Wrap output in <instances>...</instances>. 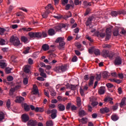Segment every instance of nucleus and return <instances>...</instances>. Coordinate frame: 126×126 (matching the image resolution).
<instances>
[{
	"label": "nucleus",
	"instance_id": "9d476101",
	"mask_svg": "<svg viewBox=\"0 0 126 126\" xmlns=\"http://www.w3.org/2000/svg\"><path fill=\"white\" fill-rule=\"evenodd\" d=\"M95 78V76H91L90 77V80L89 82L88 86L89 87H91V86H93V84L94 83V79Z\"/></svg>",
	"mask_w": 126,
	"mask_h": 126
},
{
	"label": "nucleus",
	"instance_id": "393cba45",
	"mask_svg": "<svg viewBox=\"0 0 126 126\" xmlns=\"http://www.w3.org/2000/svg\"><path fill=\"white\" fill-rule=\"evenodd\" d=\"M42 48L43 51H48L50 49V46H49V45L45 44L42 45Z\"/></svg>",
	"mask_w": 126,
	"mask_h": 126
},
{
	"label": "nucleus",
	"instance_id": "79ce46f5",
	"mask_svg": "<svg viewBox=\"0 0 126 126\" xmlns=\"http://www.w3.org/2000/svg\"><path fill=\"white\" fill-rule=\"evenodd\" d=\"M108 72L107 71H104L103 73H102V76L103 77V78H107V77H108Z\"/></svg>",
	"mask_w": 126,
	"mask_h": 126
},
{
	"label": "nucleus",
	"instance_id": "ea45409f",
	"mask_svg": "<svg viewBox=\"0 0 126 126\" xmlns=\"http://www.w3.org/2000/svg\"><path fill=\"white\" fill-rule=\"evenodd\" d=\"M77 105L78 107L81 106V100H80V97H77Z\"/></svg>",
	"mask_w": 126,
	"mask_h": 126
},
{
	"label": "nucleus",
	"instance_id": "680f3d73",
	"mask_svg": "<svg viewBox=\"0 0 126 126\" xmlns=\"http://www.w3.org/2000/svg\"><path fill=\"white\" fill-rule=\"evenodd\" d=\"M70 6H72V5L69 4H66L65 6V10H68L70 8Z\"/></svg>",
	"mask_w": 126,
	"mask_h": 126
},
{
	"label": "nucleus",
	"instance_id": "6ab92c4d",
	"mask_svg": "<svg viewBox=\"0 0 126 126\" xmlns=\"http://www.w3.org/2000/svg\"><path fill=\"white\" fill-rule=\"evenodd\" d=\"M45 9L47 11H50V10H54V7L51 4H48L46 7Z\"/></svg>",
	"mask_w": 126,
	"mask_h": 126
},
{
	"label": "nucleus",
	"instance_id": "e2e57ef3",
	"mask_svg": "<svg viewBox=\"0 0 126 126\" xmlns=\"http://www.w3.org/2000/svg\"><path fill=\"white\" fill-rule=\"evenodd\" d=\"M102 47L103 48H108V49H110V48H111V45H110V44H103Z\"/></svg>",
	"mask_w": 126,
	"mask_h": 126
},
{
	"label": "nucleus",
	"instance_id": "ddd939ff",
	"mask_svg": "<svg viewBox=\"0 0 126 126\" xmlns=\"http://www.w3.org/2000/svg\"><path fill=\"white\" fill-rule=\"evenodd\" d=\"M52 113L51 115V119L54 120V119H56L57 118V114H58V111L57 109H52Z\"/></svg>",
	"mask_w": 126,
	"mask_h": 126
},
{
	"label": "nucleus",
	"instance_id": "5fc2aeb1",
	"mask_svg": "<svg viewBox=\"0 0 126 126\" xmlns=\"http://www.w3.org/2000/svg\"><path fill=\"white\" fill-rule=\"evenodd\" d=\"M74 3L75 5H78L79 4H81V1H79V0H75Z\"/></svg>",
	"mask_w": 126,
	"mask_h": 126
},
{
	"label": "nucleus",
	"instance_id": "69168bd1",
	"mask_svg": "<svg viewBox=\"0 0 126 126\" xmlns=\"http://www.w3.org/2000/svg\"><path fill=\"white\" fill-rule=\"evenodd\" d=\"M86 39H87V40L90 41V42H91V43H92L93 42V39H92V38H91V37H90L89 36L87 35L86 36Z\"/></svg>",
	"mask_w": 126,
	"mask_h": 126
},
{
	"label": "nucleus",
	"instance_id": "f257e3e1",
	"mask_svg": "<svg viewBox=\"0 0 126 126\" xmlns=\"http://www.w3.org/2000/svg\"><path fill=\"white\" fill-rule=\"evenodd\" d=\"M10 42H11L15 47H20V45H21L20 40H19L18 37L16 36H12L10 39Z\"/></svg>",
	"mask_w": 126,
	"mask_h": 126
},
{
	"label": "nucleus",
	"instance_id": "f704fd0d",
	"mask_svg": "<svg viewBox=\"0 0 126 126\" xmlns=\"http://www.w3.org/2000/svg\"><path fill=\"white\" fill-rule=\"evenodd\" d=\"M54 124L53 123V121L49 120L46 122V126H53Z\"/></svg>",
	"mask_w": 126,
	"mask_h": 126
},
{
	"label": "nucleus",
	"instance_id": "338daca9",
	"mask_svg": "<svg viewBox=\"0 0 126 126\" xmlns=\"http://www.w3.org/2000/svg\"><path fill=\"white\" fill-rule=\"evenodd\" d=\"M77 107L74 105H72L71 106V111H75L76 110Z\"/></svg>",
	"mask_w": 126,
	"mask_h": 126
},
{
	"label": "nucleus",
	"instance_id": "de8ad7c7",
	"mask_svg": "<svg viewBox=\"0 0 126 126\" xmlns=\"http://www.w3.org/2000/svg\"><path fill=\"white\" fill-rule=\"evenodd\" d=\"M119 32V30H115L113 32L114 36H119V35L120 34Z\"/></svg>",
	"mask_w": 126,
	"mask_h": 126
},
{
	"label": "nucleus",
	"instance_id": "2eb2a0df",
	"mask_svg": "<svg viewBox=\"0 0 126 126\" xmlns=\"http://www.w3.org/2000/svg\"><path fill=\"white\" fill-rule=\"evenodd\" d=\"M48 34L49 36H54L56 34V31L53 29H50L48 31Z\"/></svg>",
	"mask_w": 126,
	"mask_h": 126
},
{
	"label": "nucleus",
	"instance_id": "72a5a7b5",
	"mask_svg": "<svg viewBox=\"0 0 126 126\" xmlns=\"http://www.w3.org/2000/svg\"><path fill=\"white\" fill-rule=\"evenodd\" d=\"M81 123L83 125H86L87 124V118H83L81 119Z\"/></svg>",
	"mask_w": 126,
	"mask_h": 126
},
{
	"label": "nucleus",
	"instance_id": "f03ea898",
	"mask_svg": "<svg viewBox=\"0 0 126 126\" xmlns=\"http://www.w3.org/2000/svg\"><path fill=\"white\" fill-rule=\"evenodd\" d=\"M55 42L56 43H59V48L60 49V50H62V49H63V48H64L65 42H64V38L59 37L56 39Z\"/></svg>",
	"mask_w": 126,
	"mask_h": 126
},
{
	"label": "nucleus",
	"instance_id": "49530a36",
	"mask_svg": "<svg viewBox=\"0 0 126 126\" xmlns=\"http://www.w3.org/2000/svg\"><path fill=\"white\" fill-rule=\"evenodd\" d=\"M71 103L69 102L67 103L66 106V109L68 111V110H69V109H70V108H71Z\"/></svg>",
	"mask_w": 126,
	"mask_h": 126
},
{
	"label": "nucleus",
	"instance_id": "6e6552de",
	"mask_svg": "<svg viewBox=\"0 0 126 126\" xmlns=\"http://www.w3.org/2000/svg\"><path fill=\"white\" fill-rule=\"evenodd\" d=\"M38 122L36 120H30L28 122L27 126H36Z\"/></svg>",
	"mask_w": 126,
	"mask_h": 126
},
{
	"label": "nucleus",
	"instance_id": "f3484780",
	"mask_svg": "<svg viewBox=\"0 0 126 126\" xmlns=\"http://www.w3.org/2000/svg\"><path fill=\"white\" fill-rule=\"evenodd\" d=\"M105 89H106L105 87H100V89L98 90L99 94L100 95H103V94L105 93Z\"/></svg>",
	"mask_w": 126,
	"mask_h": 126
},
{
	"label": "nucleus",
	"instance_id": "0eeeda50",
	"mask_svg": "<svg viewBox=\"0 0 126 126\" xmlns=\"http://www.w3.org/2000/svg\"><path fill=\"white\" fill-rule=\"evenodd\" d=\"M114 63L115 65H120V64H122V58L120 57H117L115 58Z\"/></svg>",
	"mask_w": 126,
	"mask_h": 126
},
{
	"label": "nucleus",
	"instance_id": "603ef678",
	"mask_svg": "<svg viewBox=\"0 0 126 126\" xmlns=\"http://www.w3.org/2000/svg\"><path fill=\"white\" fill-rule=\"evenodd\" d=\"M7 80L8 81H12L13 80V77L12 76H8L7 77Z\"/></svg>",
	"mask_w": 126,
	"mask_h": 126
},
{
	"label": "nucleus",
	"instance_id": "473e14b6",
	"mask_svg": "<svg viewBox=\"0 0 126 126\" xmlns=\"http://www.w3.org/2000/svg\"><path fill=\"white\" fill-rule=\"evenodd\" d=\"M49 91L51 93L50 94L51 95V96H56L57 95V93L55 92V90H54V89H51Z\"/></svg>",
	"mask_w": 126,
	"mask_h": 126
},
{
	"label": "nucleus",
	"instance_id": "4c0bfd02",
	"mask_svg": "<svg viewBox=\"0 0 126 126\" xmlns=\"http://www.w3.org/2000/svg\"><path fill=\"white\" fill-rule=\"evenodd\" d=\"M111 14L112 16L116 17L119 14V12L116 11H112L111 12Z\"/></svg>",
	"mask_w": 126,
	"mask_h": 126
},
{
	"label": "nucleus",
	"instance_id": "f8f14e48",
	"mask_svg": "<svg viewBox=\"0 0 126 126\" xmlns=\"http://www.w3.org/2000/svg\"><path fill=\"white\" fill-rule=\"evenodd\" d=\"M24 100V97L22 96H17L16 97L15 102H16V103H19L20 104L21 103H22Z\"/></svg>",
	"mask_w": 126,
	"mask_h": 126
},
{
	"label": "nucleus",
	"instance_id": "58836bf2",
	"mask_svg": "<svg viewBox=\"0 0 126 126\" xmlns=\"http://www.w3.org/2000/svg\"><path fill=\"white\" fill-rule=\"evenodd\" d=\"M11 69H12V68L10 67L5 68V73L7 74L10 73L11 72Z\"/></svg>",
	"mask_w": 126,
	"mask_h": 126
},
{
	"label": "nucleus",
	"instance_id": "1a4fd4ad",
	"mask_svg": "<svg viewBox=\"0 0 126 126\" xmlns=\"http://www.w3.org/2000/svg\"><path fill=\"white\" fill-rule=\"evenodd\" d=\"M7 66V63H6V61L1 60L0 61V67L1 68H5Z\"/></svg>",
	"mask_w": 126,
	"mask_h": 126
},
{
	"label": "nucleus",
	"instance_id": "aec40b11",
	"mask_svg": "<svg viewBox=\"0 0 126 126\" xmlns=\"http://www.w3.org/2000/svg\"><path fill=\"white\" fill-rule=\"evenodd\" d=\"M93 21V17H91L88 19L86 22V26H89L91 23H92V21Z\"/></svg>",
	"mask_w": 126,
	"mask_h": 126
},
{
	"label": "nucleus",
	"instance_id": "7c9ffc66",
	"mask_svg": "<svg viewBox=\"0 0 126 126\" xmlns=\"http://www.w3.org/2000/svg\"><path fill=\"white\" fill-rule=\"evenodd\" d=\"M24 110L26 111V112H29L30 111V106L27 104V103L24 104Z\"/></svg>",
	"mask_w": 126,
	"mask_h": 126
},
{
	"label": "nucleus",
	"instance_id": "e433bc0d",
	"mask_svg": "<svg viewBox=\"0 0 126 126\" xmlns=\"http://www.w3.org/2000/svg\"><path fill=\"white\" fill-rule=\"evenodd\" d=\"M95 47H92L91 48L89 49V54H91V55H92L93 54V52L94 53V51H95Z\"/></svg>",
	"mask_w": 126,
	"mask_h": 126
},
{
	"label": "nucleus",
	"instance_id": "a211bd4d",
	"mask_svg": "<svg viewBox=\"0 0 126 126\" xmlns=\"http://www.w3.org/2000/svg\"><path fill=\"white\" fill-rule=\"evenodd\" d=\"M101 55L103 58H108V57H109V51L107 50H103L101 52Z\"/></svg>",
	"mask_w": 126,
	"mask_h": 126
},
{
	"label": "nucleus",
	"instance_id": "2f4dec72",
	"mask_svg": "<svg viewBox=\"0 0 126 126\" xmlns=\"http://www.w3.org/2000/svg\"><path fill=\"white\" fill-rule=\"evenodd\" d=\"M94 54L95 55V56H100L101 55V52H100V50L98 49L95 48Z\"/></svg>",
	"mask_w": 126,
	"mask_h": 126
},
{
	"label": "nucleus",
	"instance_id": "8fccbe9b",
	"mask_svg": "<svg viewBox=\"0 0 126 126\" xmlns=\"http://www.w3.org/2000/svg\"><path fill=\"white\" fill-rule=\"evenodd\" d=\"M32 93L33 95H37V94H38V93H39V90H33L32 92Z\"/></svg>",
	"mask_w": 126,
	"mask_h": 126
},
{
	"label": "nucleus",
	"instance_id": "0e129e2a",
	"mask_svg": "<svg viewBox=\"0 0 126 126\" xmlns=\"http://www.w3.org/2000/svg\"><path fill=\"white\" fill-rule=\"evenodd\" d=\"M106 40H110L111 38V34L110 33H106Z\"/></svg>",
	"mask_w": 126,
	"mask_h": 126
},
{
	"label": "nucleus",
	"instance_id": "c85d7f7f",
	"mask_svg": "<svg viewBox=\"0 0 126 126\" xmlns=\"http://www.w3.org/2000/svg\"><path fill=\"white\" fill-rule=\"evenodd\" d=\"M111 120L114 122H116L119 120V117L117 115H113L111 116Z\"/></svg>",
	"mask_w": 126,
	"mask_h": 126
},
{
	"label": "nucleus",
	"instance_id": "4468645a",
	"mask_svg": "<svg viewBox=\"0 0 126 126\" xmlns=\"http://www.w3.org/2000/svg\"><path fill=\"white\" fill-rule=\"evenodd\" d=\"M57 107L58 108V110L60 112H63V111L65 110V106L62 103L58 104Z\"/></svg>",
	"mask_w": 126,
	"mask_h": 126
},
{
	"label": "nucleus",
	"instance_id": "423d86ee",
	"mask_svg": "<svg viewBox=\"0 0 126 126\" xmlns=\"http://www.w3.org/2000/svg\"><path fill=\"white\" fill-rule=\"evenodd\" d=\"M62 28H65V25L64 24H60L58 26L55 27V29L59 32V31H62Z\"/></svg>",
	"mask_w": 126,
	"mask_h": 126
},
{
	"label": "nucleus",
	"instance_id": "39448f33",
	"mask_svg": "<svg viewBox=\"0 0 126 126\" xmlns=\"http://www.w3.org/2000/svg\"><path fill=\"white\" fill-rule=\"evenodd\" d=\"M22 122L23 123H27V122H29L30 118L29 115L27 114H23L21 116Z\"/></svg>",
	"mask_w": 126,
	"mask_h": 126
},
{
	"label": "nucleus",
	"instance_id": "20e7f679",
	"mask_svg": "<svg viewBox=\"0 0 126 126\" xmlns=\"http://www.w3.org/2000/svg\"><path fill=\"white\" fill-rule=\"evenodd\" d=\"M29 36H30L31 38H38L40 39L42 38V33L40 32H30L29 33Z\"/></svg>",
	"mask_w": 126,
	"mask_h": 126
},
{
	"label": "nucleus",
	"instance_id": "774afa93",
	"mask_svg": "<svg viewBox=\"0 0 126 126\" xmlns=\"http://www.w3.org/2000/svg\"><path fill=\"white\" fill-rule=\"evenodd\" d=\"M28 63L29 64H33V60H32L31 58H29L28 59Z\"/></svg>",
	"mask_w": 126,
	"mask_h": 126
},
{
	"label": "nucleus",
	"instance_id": "a878e982",
	"mask_svg": "<svg viewBox=\"0 0 126 126\" xmlns=\"http://www.w3.org/2000/svg\"><path fill=\"white\" fill-rule=\"evenodd\" d=\"M24 71L26 73H29V72H30V67L29 66V65H26L24 69Z\"/></svg>",
	"mask_w": 126,
	"mask_h": 126
},
{
	"label": "nucleus",
	"instance_id": "4d7b16f0",
	"mask_svg": "<svg viewBox=\"0 0 126 126\" xmlns=\"http://www.w3.org/2000/svg\"><path fill=\"white\" fill-rule=\"evenodd\" d=\"M92 106H93V107H95L96 106H97V105H98V102L97 101H93L91 103Z\"/></svg>",
	"mask_w": 126,
	"mask_h": 126
},
{
	"label": "nucleus",
	"instance_id": "bb28decb",
	"mask_svg": "<svg viewBox=\"0 0 126 126\" xmlns=\"http://www.w3.org/2000/svg\"><path fill=\"white\" fill-rule=\"evenodd\" d=\"M83 4L85 8H86V7H87V6H91V2H88L86 1H84L83 2Z\"/></svg>",
	"mask_w": 126,
	"mask_h": 126
},
{
	"label": "nucleus",
	"instance_id": "9b49d317",
	"mask_svg": "<svg viewBox=\"0 0 126 126\" xmlns=\"http://www.w3.org/2000/svg\"><path fill=\"white\" fill-rule=\"evenodd\" d=\"M104 101L106 102H109L110 104H111V105H113V104H114V102H113V98L110 96H106L104 98Z\"/></svg>",
	"mask_w": 126,
	"mask_h": 126
},
{
	"label": "nucleus",
	"instance_id": "7ed1b4c3",
	"mask_svg": "<svg viewBox=\"0 0 126 126\" xmlns=\"http://www.w3.org/2000/svg\"><path fill=\"white\" fill-rule=\"evenodd\" d=\"M66 65H61V66H57L55 71L57 73H62V72H64V71H66Z\"/></svg>",
	"mask_w": 126,
	"mask_h": 126
},
{
	"label": "nucleus",
	"instance_id": "13d9d810",
	"mask_svg": "<svg viewBox=\"0 0 126 126\" xmlns=\"http://www.w3.org/2000/svg\"><path fill=\"white\" fill-rule=\"evenodd\" d=\"M62 4L63 5H65V4L68 3V0H62Z\"/></svg>",
	"mask_w": 126,
	"mask_h": 126
},
{
	"label": "nucleus",
	"instance_id": "6e6d98bb",
	"mask_svg": "<svg viewBox=\"0 0 126 126\" xmlns=\"http://www.w3.org/2000/svg\"><path fill=\"white\" fill-rule=\"evenodd\" d=\"M23 83L25 84V85H26L28 83V78H25L23 80Z\"/></svg>",
	"mask_w": 126,
	"mask_h": 126
},
{
	"label": "nucleus",
	"instance_id": "09e8293b",
	"mask_svg": "<svg viewBox=\"0 0 126 126\" xmlns=\"http://www.w3.org/2000/svg\"><path fill=\"white\" fill-rule=\"evenodd\" d=\"M29 50H30V47H28L26 48V50L23 51V54L26 55L29 53Z\"/></svg>",
	"mask_w": 126,
	"mask_h": 126
},
{
	"label": "nucleus",
	"instance_id": "4be33fe9",
	"mask_svg": "<svg viewBox=\"0 0 126 126\" xmlns=\"http://www.w3.org/2000/svg\"><path fill=\"white\" fill-rule=\"evenodd\" d=\"M110 80L111 81V82H115V83H118V84H120V83H122V82H123V81L117 79H111Z\"/></svg>",
	"mask_w": 126,
	"mask_h": 126
},
{
	"label": "nucleus",
	"instance_id": "a18cd8bd",
	"mask_svg": "<svg viewBox=\"0 0 126 126\" xmlns=\"http://www.w3.org/2000/svg\"><path fill=\"white\" fill-rule=\"evenodd\" d=\"M0 45L1 46H3V45H5V40L4 39L1 38L0 40Z\"/></svg>",
	"mask_w": 126,
	"mask_h": 126
},
{
	"label": "nucleus",
	"instance_id": "5701e85b",
	"mask_svg": "<svg viewBox=\"0 0 126 126\" xmlns=\"http://www.w3.org/2000/svg\"><path fill=\"white\" fill-rule=\"evenodd\" d=\"M126 105V97H124L121 100V102L120 103V106L121 108H123V106H125Z\"/></svg>",
	"mask_w": 126,
	"mask_h": 126
},
{
	"label": "nucleus",
	"instance_id": "cd10ccee",
	"mask_svg": "<svg viewBox=\"0 0 126 126\" xmlns=\"http://www.w3.org/2000/svg\"><path fill=\"white\" fill-rule=\"evenodd\" d=\"M21 41L23 42L25 44H27L28 43V38L26 36H22L21 37Z\"/></svg>",
	"mask_w": 126,
	"mask_h": 126
},
{
	"label": "nucleus",
	"instance_id": "a19ab883",
	"mask_svg": "<svg viewBox=\"0 0 126 126\" xmlns=\"http://www.w3.org/2000/svg\"><path fill=\"white\" fill-rule=\"evenodd\" d=\"M4 119V113L3 112H0V122H1L2 120Z\"/></svg>",
	"mask_w": 126,
	"mask_h": 126
},
{
	"label": "nucleus",
	"instance_id": "c03bdc74",
	"mask_svg": "<svg viewBox=\"0 0 126 126\" xmlns=\"http://www.w3.org/2000/svg\"><path fill=\"white\" fill-rule=\"evenodd\" d=\"M10 99H8L6 104V106L7 107V109H9V108H10Z\"/></svg>",
	"mask_w": 126,
	"mask_h": 126
},
{
	"label": "nucleus",
	"instance_id": "052dcab7",
	"mask_svg": "<svg viewBox=\"0 0 126 126\" xmlns=\"http://www.w3.org/2000/svg\"><path fill=\"white\" fill-rule=\"evenodd\" d=\"M76 85H71V90L74 91L76 89Z\"/></svg>",
	"mask_w": 126,
	"mask_h": 126
},
{
	"label": "nucleus",
	"instance_id": "c756f323",
	"mask_svg": "<svg viewBox=\"0 0 126 126\" xmlns=\"http://www.w3.org/2000/svg\"><path fill=\"white\" fill-rule=\"evenodd\" d=\"M24 31L25 32H28L29 31H31V28H23L21 29H20V31Z\"/></svg>",
	"mask_w": 126,
	"mask_h": 126
},
{
	"label": "nucleus",
	"instance_id": "b1692460",
	"mask_svg": "<svg viewBox=\"0 0 126 126\" xmlns=\"http://www.w3.org/2000/svg\"><path fill=\"white\" fill-rule=\"evenodd\" d=\"M68 15H64L63 16V18L65 19V20H67V19H68V18H69V17H71V16H72V14H71V12H70V11L68 12Z\"/></svg>",
	"mask_w": 126,
	"mask_h": 126
},
{
	"label": "nucleus",
	"instance_id": "c9c22d12",
	"mask_svg": "<svg viewBox=\"0 0 126 126\" xmlns=\"http://www.w3.org/2000/svg\"><path fill=\"white\" fill-rule=\"evenodd\" d=\"M15 89H14V88H12L10 89L9 90V95L10 96H11L12 95H13V93H14L15 91Z\"/></svg>",
	"mask_w": 126,
	"mask_h": 126
},
{
	"label": "nucleus",
	"instance_id": "dca6fc26",
	"mask_svg": "<svg viewBox=\"0 0 126 126\" xmlns=\"http://www.w3.org/2000/svg\"><path fill=\"white\" fill-rule=\"evenodd\" d=\"M100 112L101 114L109 113V112H110V109L108 108V107H104L100 109Z\"/></svg>",
	"mask_w": 126,
	"mask_h": 126
},
{
	"label": "nucleus",
	"instance_id": "412c9836",
	"mask_svg": "<svg viewBox=\"0 0 126 126\" xmlns=\"http://www.w3.org/2000/svg\"><path fill=\"white\" fill-rule=\"evenodd\" d=\"M50 13H51V11L46 10V11H45L42 14V16L43 18H47V17H48V15H49V14H50Z\"/></svg>",
	"mask_w": 126,
	"mask_h": 126
},
{
	"label": "nucleus",
	"instance_id": "3c124183",
	"mask_svg": "<svg viewBox=\"0 0 126 126\" xmlns=\"http://www.w3.org/2000/svg\"><path fill=\"white\" fill-rule=\"evenodd\" d=\"M91 11V9L90 8H88L86 10V13H85V15H88L89 14V13Z\"/></svg>",
	"mask_w": 126,
	"mask_h": 126
},
{
	"label": "nucleus",
	"instance_id": "864d4df0",
	"mask_svg": "<svg viewBox=\"0 0 126 126\" xmlns=\"http://www.w3.org/2000/svg\"><path fill=\"white\" fill-rule=\"evenodd\" d=\"M112 30L109 28H108L106 30V34H111Z\"/></svg>",
	"mask_w": 126,
	"mask_h": 126
},
{
	"label": "nucleus",
	"instance_id": "bf43d9fd",
	"mask_svg": "<svg viewBox=\"0 0 126 126\" xmlns=\"http://www.w3.org/2000/svg\"><path fill=\"white\" fill-rule=\"evenodd\" d=\"M106 86L108 88H112L114 86V85L111 83H107L106 84Z\"/></svg>",
	"mask_w": 126,
	"mask_h": 126
},
{
	"label": "nucleus",
	"instance_id": "37998d69",
	"mask_svg": "<svg viewBox=\"0 0 126 126\" xmlns=\"http://www.w3.org/2000/svg\"><path fill=\"white\" fill-rule=\"evenodd\" d=\"M79 115L80 117H84L85 116V111L84 110H81L79 112Z\"/></svg>",
	"mask_w": 126,
	"mask_h": 126
}]
</instances>
